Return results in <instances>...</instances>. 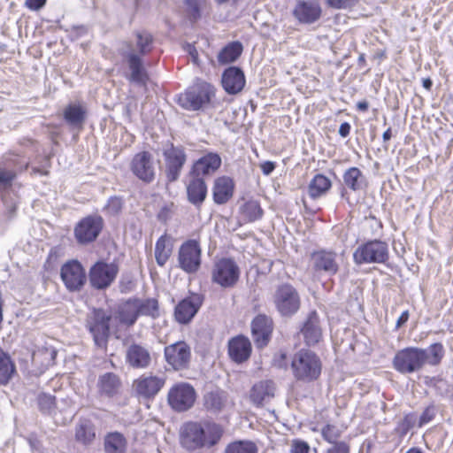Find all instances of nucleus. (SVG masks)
Instances as JSON below:
<instances>
[{"mask_svg": "<svg viewBox=\"0 0 453 453\" xmlns=\"http://www.w3.org/2000/svg\"><path fill=\"white\" fill-rule=\"evenodd\" d=\"M425 357L422 349L406 348L398 351L395 356L394 367L402 373H411L424 365Z\"/></svg>", "mask_w": 453, "mask_h": 453, "instance_id": "ddd939ff", "label": "nucleus"}, {"mask_svg": "<svg viewBox=\"0 0 453 453\" xmlns=\"http://www.w3.org/2000/svg\"><path fill=\"white\" fill-rule=\"evenodd\" d=\"M357 0H342V9L352 7Z\"/></svg>", "mask_w": 453, "mask_h": 453, "instance_id": "bf43d9fd", "label": "nucleus"}, {"mask_svg": "<svg viewBox=\"0 0 453 453\" xmlns=\"http://www.w3.org/2000/svg\"><path fill=\"white\" fill-rule=\"evenodd\" d=\"M243 51V46L239 41L227 43L218 54V62L226 65L236 61Z\"/></svg>", "mask_w": 453, "mask_h": 453, "instance_id": "f704fd0d", "label": "nucleus"}, {"mask_svg": "<svg viewBox=\"0 0 453 453\" xmlns=\"http://www.w3.org/2000/svg\"><path fill=\"white\" fill-rule=\"evenodd\" d=\"M234 183L233 179L227 176H221L214 180L212 188L213 201L217 204L227 203L233 196Z\"/></svg>", "mask_w": 453, "mask_h": 453, "instance_id": "c85d7f7f", "label": "nucleus"}, {"mask_svg": "<svg viewBox=\"0 0 453 453\" xmlns=\"http://www.w3.org/2000/svg\"><path fill=\"white\" fill-rule=\"evenodd\" d=\"M104 226L103 218L89 215L81 219L74 227V236L80 244L93 242L100 234Z\"/></svg>", "mask_w": 453, "mask_h": 453, "instance_id": "4468645a", "label": "nucleus"}, {"mask_svg": "<svg viewBox=\"0 0 453 453\" xmlns=\"http://www.w3.org/2000/svg\"><path fill=\"white\" fill-rule=\"evenodd\" d=\"M111 313L104 309L94 308L87 316L86 328L93 337L95 345L101 349H107L111 331Z\"/></svg>", "mask_w": 453, "mask_h": 453, "instance_id": "20e7f679", "label": "nucleus"}, {"mask_svg": "<svg viewBox=\"0 0 453 453\" xmlns=\"http://www.w3.org/2000/svg\"><path fill=\"white\" fill-rule=\"evenodd\" d=\"M240 214L246 222H254L262 219L264 211L259 202L249 200L240 207Z\"/></svg>", "mask_w": 453, "mask_h": 453, "instance_id": "e433bc0d", "label": "nucleus"}, {"mask_svg": "<svg viewBox=\"0 0 453 453\" xmlns=\"http://www.w3.org/2000/svg\"><path fill=\"white\" fill-rule=\"evenodd\" d=\"M225 453H257V447L250 441H237L228 444Z\"/></svg>", "mask_w": 453, "mask_h": 453, "instance_id": "c03bdc74", "label": "nucleus"}, {"mask_svg": "<svg viewBox=\"0 0 453 453\" xmlns=\"http://www.w3.org/2000/svg\"><path fill=\"white\" fill-rule=\"evenodd\" d=\"M15 372V365L6 353L0 351V385H5Z\"/></svg>", "mask_w": 453, "mask_h": 453, "instance_id": "a19ab883", "label": "nucleus"}, {"mask_svg": "<svg viewBox=\"0 0 453 453\" xmlns=\"http://www.w3.org/2000/svg\"><path fill=\"white\" fill-rule=\"evenodd\" d=\"M326 453H340V446H331L327 449Z\"/></svg>", "mask_w": 453, "mask_h": 453, "instance_id": "338daca9", "label": "nucleus"}, {"mask_svg": "<svg viewBox=\"0 0 453 453\" xmlns=\"http://www.w3.org/2000/svg\"><path fill=\"white\" fill-rule=\"evenodd\" d=\"M276 310L282 317H292L300 309V296L296 289L290 284L278 287L273 296Z\"/></svg>", "mask_w": 453, "mask_h": 453, "instance_id": "1a4fd4ad", "label": "nucleus"}, {"mask_svg": "<svg viewBox=\"0 0 453 453\" xmlns=\"http://www.w3.org/2000/svg\"><path fill=\"white\" fill-rule=\"evenodd\" d=\"M409 316L410 315L408 311H404L403 312H402V314L400 315L396 321V328H400L403 324H405L409 319Z\"/></svg>", "mask_w": 453, "mask_h": 453, "instance_id": "6e6d98bb", "label": "nucleus"}, {"mask_svg": "<svg viewBox=\"0 0 453 453\" xmlns=\"http://www.w3.org/2000/svg\"><path fill=\"white\" fill-rule=\"evenodd\" d=\"M204 297L198 293H191L181 299L174 308V319L180 325H187L197 314L203 305Z\"/></svg>", "mask_w": 453, "mask_h": 453, "instance_id": "2eb2a0df", "label": "nucleus"}, {"mask_svg": "<svg viewBox=\"0 0 453 453\" xmlns=\"http://www.w3.org/2000/svg\"><path fill=\"white\" fill-rule=\"evenodd\" d=\"M130 168L134 175L145 183H150L155 179L153 156L149 151L135 154L131 161Z\"/></svg>", "mask_w": 453, "mask_h": 453, "instance_id": "a211bd4d", "label": "nucleus"}, {"mask_svg": "<svg viewBox=\"0 0 453 453\" xmlns=\"http://www.w3.org/2000/svg\"><path fill=\"white\" fill-rule=\"evenodd\" d=\"M222 164L221 157L217 152H207L196 160L188 173V176L203 177L213 174Z\"/></svg>", "mask_w": 453, "mask_h": 453, "instance_id": "412c9836", "label": "nucleus"}, {"mask_svg": "<svg viewBox=\"0 0 453 453\" xmlns=\"http://www.w3.org/2000/svg\"><path fill=\"white\" fill-rule=\"evenodd\" d=\"M322 14L319 2L314 0H298L293 10V16L299 23L310 25L317 22Z\"/></svg>", "mask_w": 453, "mask_h": 453, "instance_id": "aec40b11", "label": "nucleus"}, {"mask_svg": "<svg viewBox=\"0 0 453 453\" xmlns=\"http://www.w3.org/2000/svg\"><path fill=\"white\" fill-rule=\"evenodd\" d=\"M47 0H26V6L32 11H38L44 6Z\"/></svg>", "mask_w": 453, "mask_h": 453, "instance_id": "864d4df0", "label": "nucleus"}, {"mask_svg": "<svg viewBox=\"0 0 453 453\" xmlns=\"http://www.w3.org/2000/svg\"><path fill=\"white\" fill-rule=\"evenodd\" d=\"M164 354L166 363L175 371L187 368L191 358L190 347L185 342L166 346Z\"/></svg>", "mask_w": 453, "mask_h": 453, "instance_id": "f3484780", "label": "nucleus"}, {"mask_svg": "<svg viewBox=\"0 0 453 453\" xmlns=\"http://www.w3.org/2000/svg\"><path fill=\"white\" fill-rule=\"evenodd\" d=\"M313 267L316 271H324L328 273H334L337 271L335 256L331 252L324 250L314 252L311 257Z\"/></svg>", "mask_w": 453, "mask_h": 453, "instance_id": "473e14b6", "label": "nucleus"}, {"mask_svg": "<svg viewBox=\"0 0 453 453\" xmlns=\"http://www.w3.org/2000/svg\"><path fill=\"white\" fill-rule=\"evenodd\" d=\"M120 388V379L114 372H105L98 378L97 388L101 396L111 398L119 394Z\"/></svg>", "mask_w": 453, "mask_h": 453, "instance_id": "c756f323", "label": "nucleus"}, {"mask_svg": "<svg viewBox=\"0 0 453 453\" xmlns=\"http://www.w3.org/2000/svg\"><path fill=\"white\" fill-rule=\"evenodd\" d=\"M322 436L331 446H340V430L335 426L326 425L322 429Z\"/></svg>", "mask_w": 453, "mask_h": 453, "instance_id": "de8ad7c7", "label": "nucleus"}, {"mask_svg": "<svg viewBox=\"0 0 453 453\" xmlns=\"http://www.w3.org/2000/svg\"><path fill=\"white\" fill-rule=\"evenodd\" d=\"M139 318L138 310L134 302V298H129L119 308V319L122 324L133 326Z\"/></svg>", "mask_w": 453, "mask_h": 453, "instance_id": "58836bf2", "label": "nucleus"}, {"mask_svg": "<svg viewBox=\"0 0 453 453\" xmlns=\"http://www.w3.org/2000/svg\"><path fill=\"white\" fill-rule=\"evenodd\" d=\"M223 435L220 425L210 421L187 422L180 428V441L188 451L215 446Z\"/></svg>", "mask_w": 453, "mask_h": 453, "instance_id": "f03ea898", "label": "nucleus"}, {"mask_svg": "<svg viewBox=\"0 0 453 453\" xmlns=\"http://www.w3.org/2000/svg\"><path fill=\"white\" fill-rule=\"evenodd\" d=\"M251 333L257 347L267 345L273 333L272 319L265 314L256 316L251 322Z\"/></svg>", "mask_w": 453, "mask_h": 453, "instance_id": "5701e85b", "label": "nucleus"}, {"mask_svg": "<svg viewBox=\"0 0 453 453\" xmlns=\"http://www.w3.org/2000/svg\"><path fill=\"white\" fill-rule=\"evenodd\" d=\"M326 3L330 7L336 9L340 8V0H326Z\"/></svg>", "mask_w": 453, "mask_h": 453, "instance_id": "052dcab7", "label": "nucleus"}, {"mask_svg": "<svg viewBox=\"0 0 453 453\" xmlns=\"http://www.w3.org/2000/svg\"><path fill=\"white\" fill-rule=\"evenodd\" d=\"M350 126L348 123H342V137H346L349 134Z\"/></svg>", "mask_w": 453, "mask_h": 453, "instance_id": "13d9d810", "label": "nucleus"}, {"mask_svg": "<svg viewBox=\"0 0 453 453\" xmlns=\"http://www.w3.org/2000/svg\"><path fill=\"white\" fill-rule=\"evenodd\" d=\"M241 271L236 262L229 257L219 259L214 265L211 279L224 288L235 286L240 279Z\"/></svg>", "mask_w": 453, "mask_h": 453, "instance_id": "9b49d317", "label": "nucleus"}, {"mask_svg": "<svg viewBox=\"0 0 453 453\" xmlns=\"http://www.w3.org/2000/svg\"><path fill=\"white\" fill-rule=\"evenodd\" d=\"M38 406L42 412L49 414L55 407V397L49 394H40L37 398Z\"/></svg>", "mask_w": 453, "mask_h": 453, "instance_id": "09e8293b", "label": "nucleus"}, {"mask_svg": "<svg viewBox=\"0 0 453 453\" xmlns=\"http://www.w3.org/2000/svg\"><path fill=\"white\" fill-rule=\"evenodd\" d=\"M345 184L353 190H357L362 188L363 180L362 174L358 168L351 167L345 172L344 175Z\"/></svg>", "mask_w": 453, "mask_h": 453, "instance_id": "a18cd8bd", "label": "nucleus"}, {"mask_svg": "<svg viewBox=\"0 0 453 453\" xmlns=\"http://www.w3.org/2000/svg\"><path fill=\"white\" fill-rule=\"evenodd\" d=\"M154 48L153 35L146 30L134 33V39L122 43L119 54L128 69L126 74L130 83L144 87L149 80L148 72L144 65L143 57L149 55Z\"/></svg>", "mask_w": 453, "mask_h": 453, "instance_id": "f257e3e1", "label": "nucleus"}, {"mask_svg": "<svg viewBox=\"0 0 453 453\" xmlns=\"http://www.w3.org/2000/svg\"><path fill=\"white\" fill-rule=\"evenodd\" d=\"M173 247L166 234L161 235L155 245V259L157 264L163 267L172 255Z\"/></svg>", "mask_w": 453, "mask_h": 453, "instance_id": "c9c22d12", "label": "nucleus"}, {"mask_svg": "<svg viewBox=\"0 0 453 453\" xmlns=\"http://www.w3.org/2000/svg\"><path fill=\"white\" fill-rule=\"evenodd\" d=\"M122 200L118 196H111L108 199L105 210L111 215L118 214L122 209Z\"/></svg>", "mask_w": 453, "mask_h": 453, "instance_id": "8fccbe9b", "label": "nucleus"}, {"mask_svg": "<svg viewBox=\"0 0 453 453\" xmlns=\"http://www.w3.org/2000/svg\"><path fill=\"white\" fill-rule=\"evenodd\" d=\"M310 450V447L307 442L303 441H295L292 449L291 453H308Z\"/></svg>", "mask_w": 453, "mask_h": 453, "instance_id": "3c124183", "label": "nucleus"}, {"mask_svg": "<svg viewBox=\"0 0 453 453\" xmlns=\"http://www.w3.org/2000/svg\"><path fill=\"white\" fill-rule=\"evenodd\" d=\"M188 201L196 207H200L207 196V185L202 177L189 176L186 186Z\"/></svg>", "mask_w": 453, "mask_h": 453, "instance_id": "bb28decb", "label": "nucleus"}, {"mask_svg": "<svg viewBox=\"0 0 453 453\" xmlns=\"http://www.w3.org/2000/svg\"><path fill=\"white\" fill-rule=\"evenodd\" d=\"M196 393L193 386L187 382L174 384L168 391L167 402L177 412L191 409L196 402Z\"/></svg>", "mask_w": 453, "mask_h": 453, "instance_id": "9d476101", "label": "nucleus"}, {"mask_svg": "<svg viewBox=\"0 0 453 453\" xmlns=\"http://www.w3.org/2000/svg\"><path fill=\"white\" fill-rule=\"evenodd\" d=\"M204 406L208 411L218 412L224 406V399L219 392H209L204 395Z\"/></svg>", "mask_w": 453, "mask_h": 453, "instance_id": "49530a36", "label": "nucleus"}, {"mask_svg": "<svg viewBox=\"0 0 453 453\" xmlns=\"http://www.w3.org/2000/svg\"><path fill=\"white\" fill-rule=\"evenodd\" d=\"M228 354L230 358L237 364L248 360L251 354L250 340L243 335L232 338L228 342Z\"/></svg>", "mask_w": 453, "mask_h": 453, "instance_id": "a878e982", "label": "nucleus"}, {"mask_svg": "<svg viewBox=\"0 0 453 453\" xmlns=\"http://www.w3.org/2000/svg\"><path fill=\"white\" fill-rule=\"evenodd\" d=\"M331 187V181L322 174H317L311 180L308 187V194L312 198H318L324 195Z\"/></svg>", "mask_w": 453, "mask_h": 453, "instance_id": "ea45409f", "label": "nucleus"}, {"mask_svg": "<svg viewBox=\"0 0 453 453\" xmlns=\"http://www.w3.org/2000/svg\"><path fill=\"white\" fill-rule=\"evenodd\" d=\"M287 356L285 353H281L280 355V360H277L276 358L274 359V362L275 364L279 366V367H282L283 365H285L286 364H282L281 361H285Z\"/></svg>", "mask_w": 453, "mask_h": 453, "instance_id": "e2e57ef3", "label": "nucleus"}, {"mask_svg": "<svg viewBox=\"0 0 453 453\" xmlns=\"http://www.w3.org/2000/svg\"><path fill=\"white\" fill-rule=\"evenodd\" d=\"M214 96V87L197 79L183 93L178 96L177 104L186 111H196L209 104Z\"/></svg>", "mask_w": 453, "mask_h": 453, "instance_id": "7ed1b4c3", "label": "nucleus"}, {"mask_svg": "<svg viewBox=\"0 0 453 453\" xmlns=\"http://www.w3.org/2000/svg\"><path fill=\"white\" fill-rule=\"evenodd\" d=\"M221 84L228 95L240 93L246 84L244 72L241 67L235 65L226 68L221 76Z\"/></svg>", "mask_w": 453, "mask_h": 453, "instance_id": "4be33fe9", "label": "nucleus"}, {"mask_svg": "<svg viewBox=\"0 0 453 453\" xmlns=\"http://www.w3.org/2000/svg\"><path fill=\"white\" fill-rule=\"evenodd\" d=\"M185 4L194 19L200 17V8L197 0H185Z\"/></svg>", "mask_w": 453, "mask_h": 453, "instance_id": "603ef678", "label": "nucleus"}, {"mask_svg": "<svg viewBox=\"0 0 453 453\" xmlns=\"http://www.w3.org/2000/svg\"><path fill=\"white\" fill-rule=\"evenodd\" d=\"M300 334H302L305 344L313 347L322 339V328L319 316L316 311H311L300 326Z\"/></svg>", "mask_w": 453, "mask_h": 453, "instance_id": "6ab92c4d", "label": "nucleus"}, {"mask_svg": "<svg viewBox=\"0 0 453 453\" xmlns=\"http://www.w3.org/2000/svg\"><path fill=\"white\" fill-rule=\"evenodd\" d=\"M87 112L80 104H69L63 111V118L72 129L81 130L86 120Z\"/></svg>", "mask_w": 453, "mask_h": 453, "instance_id": "7c9ffc66", "label": "nucleus"}, {"mask_svg": "<svg viewBox=\"0 0 453 453\" xmlns=\"http://www.w3.org/2000/svg\"><path fill=\"white\" fill-rule=\"evenodd\" d=\"M426 357L424 358V365L429 364L432 365H438L444 355L443 346L441 343H434L427 349H423Z\"/></svg>", "mask_w": 453, "mask_h": 453, "instance_id": "37998d69", "label": "nucleus"}, {"mask_svg": "<svg viewBox=\"0 0 453 453\" xmlns=\"http://www.w3.org/2000/svg\"><path fill=\"white\" fill-rule=\"evenodd\" d=\"M406 453H424L420 449L411 448Z\"/></svg>", "mask_w": 453, "mask_h": 453, "instance_id": "774afa93", "label": "nucleus"}, {"mask_svg": "<svg viewBox=\"0 0 453 453\" xmlns=\"http://www.w3.org/2000/svg\"><path fill=\"white\" fill-rule=\"evenodd\" d=\"M165 385V380L157 376L142 375L134 382L136 394L143 398H153Z\"/></svg>", "mask_w": 453, "mask_h": 453, "instance_id": "393cba45", "label": "nucleus"}, {"mask_svg": "<svg viewBox=\"0 0 453 453\" xmlns=\"http://www.w3.org/2000/svg\"><path fill=\"white\" fill-rule=\"evenodd\" d=\"M357 109L365 111L368 109V103L366 101H361L357 103Z\"/></svg>", "mask_w": 453, "mask_h": 453, "instance_id": "680f3d73", "label": "nucleus"}, {"mask_svg": "<svg viewBox=\"0 0 453 453\" xmlns=\"http://www.w3.org/2000/svg\"><path fill=\"white\" fill-rule=\"evenodd\" d=\"M17 174V169L12 160L0 164V187L7 188L12 185Z\"/></svg>", "mask_w": 453, "mask_h": 453, "instance_id": "79ce46f5", "label": "nucleus"}, {"mask_svg": "<svg viewBox=\"0 0 453 453\" xmlns=\"http://www.w3.org/2000/svg\"><path fill=\"white\" fill-rule=\"evenodd\" d=\"M61 279L70 291H79L87 280L86 272L78 260L65 263L60 271Z\"/></svg>", "mask_w": 453, "mask_h": 453, "instance_id": "dca6fc26", "label": "nucleus"}, {"mask_svg": "<svg viewBox=\"0 0 453 453\" xmlns=\"http://www.w3.org/2000/svg\"><path fill=\"white\" fill-rule=\"evenodd\" d=\"M134 302L140 316H147L152 319L159 317V305L156 298H134Z\"/></svg>", "mask_w": 453, "mask_h": 453, "instance_id": "4c0bfd02", "label": "nucleus"}, {"mask_svg": "<svg viewBox=\"0 0 453 453\" xmlns=\"http://www.w3.org/2000/svg\"><path fill=\"white\" fill-rule=\"evenodd\" d=\"M432 81L430 79H424L423 80V87L426 89H430L432 88Z\"/></svg>", "mask_w": 453, "mask_h": 453, "instance_id": "69168bd1", "label": "nucleus"}, {"mask_svg": "<svg viewBox=\"0 0 453 453\" xmlns=\"http://www.w3.org/2000/svg\"><path fill=\"white\" fill-rule=\"evenodd\" d=\"M431 412V410L430 409H426L421 418H420V421L421 423H427L431 420L432 417H433V413H430Z\"/></svg>", "mask_w": 453, "mask_h": 453, "instance_id": "4d7b16f0", "label": "nucleus"}, {"mask_svg": "<svg viewBox=\"0 0 453 453\" xmlns=\"http://www.w3.org/2000/svg\"><path fill=\"white\" fill-rule=\"evenodd\" d=\"M119 271V265L116 263L96 261L88 271L90 286L96 290L108 288L115 281Z\"/></svg>", "mask_w": 453, "mask_h": 453, "instance_id": "6e6552de", "label": "nucleus"}, {"mask_svg": "<svg viewBox=\"0 0 453 453\" xmlns=\"http://www.w3.org/2000/svg\"><path fill=\"white\" fill-rule=\"evenodd\" d=\"M127 439L119 432H110L104 436V453H126Z\"/></svg>", "mask_w": 453, "mask_h": 453, "instance_id": "72a5a7b5", "label": "nucleus"}, {"mask_svg": "<svg viewBox=\"0 0 453 453\" xmlns=\"http://www.w3.org/2000/svg\"><path fill=\"white\" fill-rule=\"evenodd\" d=\"M275 167L276 164L273 161H265L260 165L261 171L265 175H270Z\"/></svg>", "mask_w": 453, "mask_h": 453, "instance_id": "5fc2aeb1", "label": "nucleus"}, {"mask_svg": "<svg viewBox=\"0 0 453 453\" xmlns=\"http://www.w3.org/2000/svg\"><path fill=\"white\" fill-rule=\"evenodd\" d=\"M291 368L297 380L310 382L319 376L321 363L312 351L301 349L294 355L291 360Z\"/></svg>", "mask_w": 453, "mask_h": 453, "instance_id": "39448f33", "label": "nucleus"}, {"mask_svg": "<svg viewBox=\"0 0 453 453\" xmlns=\"http://www.w3.org/2000/svg\"><path fill=\"white\" fill-rule=\"evenodd\" d=\"M202 250L199 242L194 239L184 242L178 253L179 266L187 273H196L201 266Z\"/></svg>", "mask_w": 453, "mask_h": 453, "instance_id": "f8f14e48", "label": "nucleus"}, {"mask_svg": "<svg viewBox=\"0 0 453 453\" xmlns=\"http://www.w3.org/2000/svg\"><path fill=\"white\" fill-rule=\"evenodd\" d=\"M96 439V426L88 418H81L75 426V440L83 445H90Z\"/></svg>", "mask_w": 453, "mask_h": 453, "instance_id": "2f4dec72", "label": "nucleus"}, {"mask_svg": "<svg viewBox=\"0 0 453 453\" xmlns=\"http://www.w3.org/2000/svg\"><path fill=\"white\" fill-rule=\"evenodd\" d=\"M275 387L272 380H262L256 383L250 394L252 403L256 406H262L269 403L274 397Z\"/></svg>", "mask_w": 453, "mask_h": 453, "instance_id": "cd10ccee", "label": "nucleus"}, {"mask_svg": "<svg viewBox=\"0 0 453 453\" xmlns=\"http://www.w3.org/2000/svg\"><path fill=\"white\" fill-rule=\"evenodd\" d=\"M126 363L134 369H145L151 364L150 350L138 343L130 344L126 350Z\"/></svg>", "mask_w": 453, "mask_h": 453, "instance_id": "b1692460", "label": "nucleus"}, {"mask_svg": "<svg viewBox=\"0 0 453 453\" xmlns=\"http://www.w3.org/2000/svg\"><path fill=\"white\" fill-rule=\"evenodd\" d=\"M391 136H392V133H391V128H388L384 133H383V135H382V138L385 142L387 141H389L391 139Z\"/></svg>", "mask_w": 453, "mask_h": 453, "instance_id": "0e129e2a", "label": "nucleus"}, {"mask_svg": "<svg viewBox=\"0 0 453 453\" xmlns=\"http://www.w3.org/2000/svg\"><path fill=\"white\" fill-rule=\"evenodd\" d=\"M357 265L383 264L388 259V246L380 240H372L359 245L353 253Z\"/></svg>", "mask_w": 453, "mask_h": 453, "instance_id": "423d86ee", "label": "nucleus"}, {"mask_svg": "<svg viewBox=\"0 0 453 453\" xmlns=\"http://www.w3.org/2000/svg\"><path fill=\"white\" fill-rule=\"evenodd\" d=\"M163 157L166 180L168 182H175L188 159L186 150L181 145L170 142L163 149Z\"/></svg>", "mask_w": 453, "mask_h": 453, "instance_id": "0eeeda50", "label": "nucleus"}]
</instances>
